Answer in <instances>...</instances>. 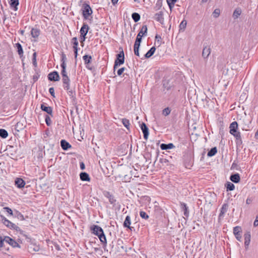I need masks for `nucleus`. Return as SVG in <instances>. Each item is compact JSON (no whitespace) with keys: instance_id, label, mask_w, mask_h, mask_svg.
Listing matches in <instances>:
<instances>
[{"instance_id":"1","label":"nucleus","mask_w":258,"mask_h":258,"mask_svg":"<svg viewBox=\"0 0 258 258\" xmlns=\"http://www.w3.org/2000/svg\"><path fill=\"white\" fill-rule=\"evenodd\" d=\"M230 133L232 135L236 140V144L237 145H241L242 143L240 133L237 132L238 123L236 121L232 122L229 126Z\"/></svg>"},{"instance_id":"2","label":"nucleus","mask_w":258,"mask_h":258,"mask_svg":"<svg viewBox=\"0 0 258 258\" xmlns=\"http://www.w3.org/2000/svg\"><path fill=\"white\" fill-rule=\"evenodd\" d=\"M91 230L93 231V233L97 235L99 238L101 242L105 244H106L107 241L105 235L104 234L103 229L98 225H93L91 227Z\"/></svg>"},{"instance_id":"3","label":"nucleus","mask_w":258,"mask_h":258,"mask_svg":"<svg viewBox=\"0 0 258 258\" xmlns=\"http://www.w3.org/2000/svg\"><path fill=\"white\" fill-rule=\"evenodd\" d=\"M121 49V48H120ZM116 59L115 60L114 64L113 66V70L115 72V69L118 67V66L122 64L124 62V55L122 48L120 51L119 53L116 55Z\"/></svg>"},{"instance_id":"4","label":"nucleus","mask_w":258,"mask_h":258,"mask_svg":"<svg viewBox=\"0 0 258 258\" xmlns=\"http://www.w3.org/2000/svg\"><path fill=\"white\" fill-rule=\"evenodd\" d=\"M82 11L83 16L85 20L88 19L89 17L93 13L90 6L86 3H84L82 5Z\"/></svg>"},{"instance_id":"5","label":"nucleus","mask_w":258,"mask_h":258,"mask_svg":"<svg viewBox=\"0 0 258 258\" xmlns=\"http://www.w3.org/2000/svg\"><path fill=\"white\" fill-rule=\"evenodd\" d=\"M2 220L4 225L8 227L18 230L19 228L15 224L7 220L5 217L2 216Z\"/></svg>"},{"instance_id":"6","label":"nucleus","mask_w":258,"mask_h":258,"mask_svg":"<svg viewBox=\"0 0 258 258\" xmlns=\"http://www.w3.org/2000/svg\"><path fill=\"white\" fill-rule=\"evenodd\" d=\"M233 234L236 239L239 241L241 240L242 230L240 226H236L233 228Z\"/></svg>"},{"instance_id":"7","label":"nucleus","mask_w":258,"mask_h":258,"mask_svg":"<svg viewBox=\"0 0 258 258\" xmlns=\"http://www.w3.org/2000/svg\"><path fill=\"white\" fill-rule=\"evenodd\" d=\"M48 79L51 81H58L60 78L58 73L56 71H54L48 74Z\"/></svg>"},{"instance_id":"8","label":"nucleus","mask_w":258,"mask_h":258,"mask_svg":"<svg viewBox=\"0 0 258 258\" xmlns=\"http://www.w3.org/2000/svg\"><path fill=\"white\" fill-rule=\"evenodd\" d=\"M6 244H9L13 247H20V245L14 239L8 236H6Z\"/></svg>"},{"instance_id":"9","label":"nucleus","mask_w":258,"mask_h":258,"mask_svg":"<svg viewBox=\"0 0 258 258\" xmlns=\"http://www.w3.org/2000/svg\"><path fill=\"white\" fill-rule=\"evenodd\" d=\"M141 128L143 132V133L144 134V138L147 140L149 136V130L148 127L147 126L146 124L142 122V123L141 125Z\"/></svg>"},{"instance_id":"10","label":"nucleus","mask_w":258,"mask_h":258,"mask_svg":"<svg viewBox=\"0 0 258 258\" xmlns=\"http://www.w3.org/2000/svg\"><path fill=\"white\" fill-rule=\"evenodd\" d=\"M147 30L148 29H147V26L143 25L142 26L141 29L140 30L139 33L137 35V38H140V36H140V39H141V41H142V37L144 35H146L147 33Z\"/></svg>"},{"instance_id":"11","label":"nucleus","mask_w":258,"mask_h":258,"mask_svg":"<svg viewBox=\"0 0 258 258\" xmlns=\"http://www.w3.org/2000/svg\"><path fill=\"white\" fill-rule=\"evenodd\" d=\"M163 12H159V13L155 14V15L154 16V19L158 22L162 24L164 21V18H163Z\"/></svg>"},{"instance_id":"12","label":"nucleus","mask_w":258,"mask_h":258,"mask_svg":"<svg viewBox=\"0 0 258 258\" xmlns=\"http://www.w3.org/2000/svg\"><path fill=\"white\" fill-rule=\"evenodd\" d=\"M15 185L18 188H22L25 185V182L20 178H17L15 181Z\"/></svg>"},{"instance_id":"13","label":"nucleus","mask_w":258,"mask_h":258,"mask_svg":"<svg viewBox=\"0 0 258 258\" xmlns=\"http://www.w3.org/2000/svg\"><path fill=\"white\" fill-rule=\"evenodd\" d=\"M211 53V48L209 46H206L203 48L202 56L204 58H207Z\"/></svg>"},{"instance_id":"14","label":"nucleus","mask_w":258,"mask_h":258,"mask_svg":"<svg viewBox=\"0 0 258 258\" xmlns=\"http://www.w3.org/2000/svg\"><path fill=\"white\" fill-rule=\"evenodd\" d=\"M89 29L88 25L86 23H84L80 31V35H86Z\"/></svg>"},{"instance_id":"15","label":"nucleus","mask_w":258,"mask_h":258,"mask_svg":"<svg viewBox=\"0 0 258 258\" xmlns=\"http://www.w3.org/2000/svg\"><path fill=\"white\" fill-rule=\"evenodd\" d=\"M60 146L63 150H67L69 148H71V145L70 144V143L64 140H61Z\"/></svg>"},{"instance_id":"16","label":"nucleus","mask_w":258,"mask_h":258,"mask_svg":"<svg viewBox=\"0 0 258 258\" xmlns=\"http://www.w3.org/2000/svg\"><path fill=\"white\" fill-rule=\"evenodd\" d=\"M19 4V0H10V5L11 9L16 11L18 10V6Z\"/></svg>"},{"instance_id":"17","label":"nucleus","mask_w":258,"mask_h":258,"mask_svg":"<svg viewBox=\"0 0 258 258\" xmlns=\"http://www.w3.org/2000/svg\"><path fill=\"white\" fill-rule=\"evenodd\" d=\"M230 180L234 183H238L240 180V176L238 173L232 174L230 177Z\"/></svg>"},{"instance_id":"18","label":"nucleus","mask_w":258,"mask_h":258,"mask_svg":"<svg viewBox=\"0 0 258 258\" xmlns=\"http://www.w3.org/2000/svg\"><path fill=\"white\" fill-rule=\"evenodd\" d=\"M41 109L50 115H52V109L50 106H46L44 104L41 105Z\"/></svg>"},{"instance_id":"19","label":"nucleus","mask_w":258,"mask_h":258,"mask_svg":"<svg viewBox=\"0 0 258 258\" xmlns=\"http://www.w3.org/2000/svg\"><path fill=\"white\" fill-rule=\"evenodd\" d=\"M83 58L85 61V63L86 64H88L91 62L92 57L90 55H85L84 56H83ZM86 67L89 70H92V68H90L88 65L86 66Z\"/></svg>"},{"instance_id":"20","label":"nucleus","mask_w":258,"mask_h":258,"mask_svg":"<svg viewBox=\"0 0 258 258\" xmlns=\"http://www.w3.org/2000/svg\"><path fill=\"white\" fill-rule=\"evenodd\" d=\"M105 196L108 198L109 203L111 204H112L114 206L116 205V199L114 198V197L112 195H110L109 192H107L106 193V195H105Z\"/></svg>"},{"instance_id":"21","label":"nucleus","mask_w":258,"mask_h":258,"mask_svg":"<svg viewBox=\"0 0 258 258\" xmlns=\"http://www.w3.org/2000/svg\"><path fill=\"white\" fill-rule=\"evenodd\" d=\"M156 50L155 47L153 46L145 54L144 56L146 58H149L152 56Z\"/></svg>"},{"instance_id":"22","label":"nucleus","mask_w":258,"mask_h":258,"mask_svg":"<svg viewBox=\"0 0 258 258\" xmlns=\"http://www.w3.org/2000/svg\"><path fill=\"white\" fill-rule=\"evenodd\" d=\"M174 147V146L172 143H169L168 144H162L160 145V148L163 150L172 149Z\"/></svg>"},{"instance_id":"23","label":"nucleus","mask_w":258,"mask_h":258,"mask_svg":"<svg viewBox=\"0 0 258 258\" xmlns=\"http://www.w3.org/2000/svg\"><path fill=\"white\" fill-rule=\"evenodd\" d=\"M80 177L82 181H88L90 180L89 174L86 172H81L80 174Z\"/></svg>"},{"instance_id":"24","label":"nucleus","mask_w":258,"mask_h":258,"mask_svg":"<svg viewBox=\"0 0 258 258\" xmlns=\"http://www.w3.org/2000/svg\"><path fill=\"white\" fill-rule=\"evenodd\" d=\"M244 244L245 246H248L250 241V234L249 232H246L244 234Z\"/></svg>"},{"instance_id":"25","label":"nucleus","mask_w":258,"mask_h":258,"mask_svg":"<svg viewBox=\"0 0 258 258\" xmlns=\"http://www.w3.org/2000/svg\"><path fill=\"white\" fill-rule=\"evenodd\" d=\"M31 34L33 38H37L40 34V31L35 28H32L31 31Z\"/></svg>"},{"instance_id":"26","label":"nucleus","mask_w":258,"mask_h":258,"mask_svg":"<svg viewBox=\"0 0 258 258\" xmlns=\"http://www.w3.org/2000/svg\"><path fill=\"white\" fill-rule=\"evenodd\" d=\"M228 209V205L225 204L223 205L221 209L220 213L219 214V217H222L225 214V213L227 212Z\"/></svg>"},{"instance_id":"27","label":"nucleus","mask_w":258,"mask_h":258,"mask_svg":"<svg viewBox=\"0 0 258 258\" xmlns=\"http://www.w3.org/2000/svg\"><path fill=\"white\" fill-rule=\"evenodd\" d=\"M16 47L17 48V51H18L19 55H20V57H21L23 55V53H24L22 45H21L20 43H17L16 44Z\"/></svg>"},{"instance_id":"28","label":"nucleus","mask_w":258,"mask_h":258,"mask_svg":"<svg viewBox=\"0 0 258 258\" xmlns=\"http://www.w3.org/2000/svg\"><path fill=\"white\" fill-rule=\"evenodd\" d=\"M241 10L240 8H236L233 14V17L234 19H236L238 18V17L241 15Z\"/></svg>"},{"instance_id":"29","label":"nucleus","mask_w":258,"mask_h":258,"mask_svg":"<svg viewBox=\"0 0 258 258\" xmlns=\"http://www.w3.org/2000/svg\"><path fill=\"white\" fill-rule=\"evenodd\" d=\"M131 224V217L130 216H127L125 218V219L123 222V226L124 227H130Z\"/></svg>"},{"instance_id":"30","label":"nucleus","mask_w":258,"mask_h":258,"mask_svg":"<svg viewBox=\"0 0 258 258\" xmlns=\"http://www.w3.org/2000/svg\"><path fill=\"white\" fill-rule=\"evenodd\" d=\"M60 66L62 68V70L61 72V75H62V77L68 76V75L67 74L66 71V63H61Z\"/></svg>"},{"instance_id":"31","label":"nucleus","mask_w":258,"mask_h":258,"mask_svg":"<svg viewBox=\"0 0 258 258\" xmlns=\"http://www.w3.org/2000/svg\"><path fill=\"white\" fill-rule=\"evenodd\" d=\"M181 208L182 210L184 211V215L185 216H188V207L184 203H181Z\"/></svg>"},{"instance_id":"32","label":"nucleus","mask_w":258,"mask_h":258,"mask_svg":"<svg viewBox=\"0 0 258 258\" xmlns=\"http://www.w3.org/2000/svg\"><path fill=\"white\" fill-rule=\"evenodd\" d=\"M217 152L216 147L212 148L208 153L207 155L209 157H212L215 155Z\"/></svg>"},{"instance_id":"33","label":"nucleus","mask_w":258,"mask_h":258,"mask_svg":"<svg viewBox=\"0 0 258 258\" xmlns=\"http://www.w3.org/2000/svg\"><path fill=\"white\" fill-rule=\"evenodd\" d=\"M122 123L123 124V125L128 130H129V127L130 125V122L128 119L126 118H123L122 119Z\"/></svg>"},{"instance_id":"34","label":"nucleus","mask_w":258,"mask_h":258,"mask_svg":"<svg viewBox=\"0 0 258 258\" xmlns=\"http://www.w3.org/2000/svg\"><path fill=\"white\" fill-rule=\"evenodd\" d=\"M8 136V133L5 129H0V137L2 138H6Z\"/></svg>"},{"instance_id":"35","label":"nucleus","mask_w":258,"mask_h":258,"mask_svg":"<svg viewBox=\"0 0 258 258\" xmlns=\"http://www.w3.org/2000/svg\"><path fill=\"white\" fill-rule=\"evenodd\" d=\"M132 17L135 22H138L140 19V15L137 13H133Z\"/></svg>"},{"instance_id":"36","label":"nucleus","mask_w":258,"mask_h":258,"mask_svg":"<svg viewBox=\"0 0 258 258\" xmlns=\"http://www.w3.org/2000/svg\"><path fill=\"white\" fill-rule=\"evenodd\" d=\"M227 190H233L235 188L234 185L230 182H227L226 183Z\"/></svg>"},{"instance_id":"37","label":"nucleus","mask_w":258,"mask_h":258,"mask_svg":"<svg viewBox=\"0 0 258 258\" xmlns=\"http://www.w3.org/2000/svg\"><path fill=\"white\" fill-rule=\"evenodd\" d=\"M186 24L187 23L185 20H183V21H182V22L180 23L179 25L180 30H182V31H183L185 28H186Z\"/></svg>"},{"instance_id":"38","label":"nucleus","mask_w":258,"mask_h":258,"mask_svg":"<svg viewBox=\"0 0 258 258\" xmlns=\"http://www.w3.org/2000/svg\"><path fill=\"white\" fill-rule=\"evenodd\" d=\"M142 41H141L140 37V38H136L134 48H139L140 46V44Z\"/></svg>"},{"instance_id":"39","label":"nucleus","mask_w":258,"mask_h":258,"mask_svg":"<svg viewBox=\"0 0 258 258\" xmlns=\"http://www.w3.org/2000/svg\"><path fill=\"white\" fill-rule=\"evenodd\" d=\"M72 43L73 44V48H78V41L76 37H74L72 38Z\"/></svg>"},{"instance_id":"40","label":"nucleus","mask_w":258,"mask_h":258,"mask_svg":"<svg viewBox=\"0 0 258 258\" xmlns=\"http://www.w3.org/2000/svg\"><path fill=\"white\" fill-rule=\"evenodd\" d=\"M220 14V10L219 9H216L213 13V15L214 18H216L219 16Z\"/></svg>"},{"instance_id":"41","label":"nucleus","mask_w":258,"mask_h":258,"mask_svg":"<svg viewBox=\"0 0 258 258\" xmlns=\"http://www.w3.org/2000/svg\"><path fill=\"white\" fill-rule=\"evenodd\" d=\"M29 248L34 251H38L40 249L39 246L35 244L32 245L29 247Z\"/></svg>"},{"instance_id":"42","label":"nucleus","mask_w":258,"mask_h":258,"mask_svg":"<svg viewBox=\"0 0 258 258\" xmlns=\"http://www.w3.org/2000/svg\"><path fill=\"white\" fill-rule=\"evenodd\" d=\"M68 93L69 95L72 98H74L75 97L76 93L75 91H74L72 89L69 90L68 91Z\"/></svg>"},{"instance_id":"43","label":"nucleus","mask_w":258,"mask_h":258,"mask_svg":"<svg viewBox=\"0 0 258 258\" xmlns=\"http://www.w3.org/2000/svg\"><path fill=\"white\" fill-rule=\"evenodd\" d=\"M140 215L142 218L145 219H147L149 218V216L144 211H141L140 212Z\"/></svg>"},{"instance_id":"44","label":"nucleus","mask_w":258,"mask_h":258,"mask_svg":"<svg viewBox=\"0 0 258 258\" xmlns=\"http://www.w3.org/2000/svg\"><path fill=\"white\" fill-rule=\"evenodd\" d=\"M62 78V80L63 85L70 83V79L68 76L63 77Z\"/></svg>"},{"instance_id":"45","label":"nucleus","mask_w":258,"mask_h":258,"mask_svg":"<svg viewBox=\"0 0 258 258\" xmlns=\"http://www.w3.org/2000/svg\"><path fill=\"white\" fill-rule=\"evenodd\" d=\"M170 112V109L168 107H167L163 110L162 114L165 116H167L169 114Z\"/></svg>"},{"instance_id":"46","label":"nucleus","mask_w":258,"mask_h":258,"mask_svg":"<svg viewBox=\"0 0 258 258\" xmlns=\"http://www.w3.org/2000/svg\"><path fill=\"white\" fill-rule=\"evenodd\" d=\"M45 120L46 124L48 126H50L51 124V120L50 117L48 115H46Z\"/></svg>"},{"instance_id":"47","label":"nucleus","mask_w":258,"mask_h":258,"mask_svg":"<svg viewBox=\"0 0 258 258\" xmlns=\"http://www.w3.org/2000/svg\"><path fill=\"white\" fill-rule=\"evenodd\" d=\"M5 243H6V237L4 239L0 237V247L5 246Z\"/></svg>"},{"instance_id":"48","label":"nucleus","mask_w":258,"mask_h":258,"mask_svg":"<svg viewBox=\"0 0 258 258\" xmlns=\"http://www.w3.org/2000/svg\"><path fill=\"white\" fill-rule=\"evenodd\" d=\"M155 39L158 44H159V45H160L161 44V37L159 35H156L155 36Z\"/></svg>"},{"instance_id":"49","label":"nucleus","mask_w":258,"mask_h":258,"mask_svg":"<svg viewBox=\"0 0 258 258\" xmlns=\"http://www.w3.org/2000/svg\"><path fill=\"white\" fill-rule=\"evenodd\" d=\"M4 209L7 211L10 215H13V211L9 207H4Z\"/></svg>"},{"instance_id":"50","label":"nucleus","mask_w":258,"mask_h":258,"mask_svg":"<svg viewBox=\"0 0 258 258\" xmlns=\"http://www.w3.org/2000/svg\"><path fill=\"white\" fill-rule=\"evenodd\" d=\"M49 92L52 96L55 97L54 89L53 87L50 88L49 89Z\"/></svg>"},{"instance_id":"51","label":"nucleus","mask_w":258,"mask_h":258,"mask_svg":"<svg viewBox=\"0 0 258 258\" xmlns=\"http://www.w3.org/2000/svg\"><path fill=\"white\" fill-rule=\"evenodd\" d=\"M124 70H125L124 68H121L119 69L117 72V75L118 76H120L123 73Z\"/></svg>"},{"instance_id":"52","label":"nucleus","mask_w":258,"mask_h":258,"mask_svg":"<svg viewBox=\"0 0 258 258\" xmlns=\"http://www.w3.org/2000/svg\"><path fill=\"white\" fill-rule=\"evenodd\" d=\"M134 53L136 55L138 56H140L139 54V48H134Z\"/></svg>"},{"instance_id":"53","label":"nucleus","mask_w":258,"mask_h":258,"mask_svg":"<svg viewBox=\"0 0 258 258\" xmlns=\"http://www.w3.org/2000/svg\"><path fill=\"white\" fill-rule=\"evenodd\" d=\"M67 60V57L66 55L64 53H62L61 55V61L62 63H66V61Z\"/></svg>"},{"instance_id":"54","label":"nucleus","mask_w":258,"mask_h":258,"mask_svg":"<svg viewBox=\"0 0 258 258\" xmlns=\"http://www.w3.org/2000/svg\"><path fill=\"white\" fill-rule=\"evenodd\" d=\"M63 88L65 90L68 91L69 90H71L70 87V83L64 84L63 85Z\"/></svg>"},{"instance_id":"55","label":"nucleus","mask_w":258,"mask_h":258,"mask_svg":"<svg viewBox=\"0 0 258 258\" xmlns=\"http://www.w3.org/2000/svg\"><path fill=\"white\" fill-rule=\"evenodd\" d=\"M253 226L256 227L258 226V216L256 217V219L254 221Z\"/></svg>"},{"instance_id":"56","label":"nucleus","mask_w":258,"mask_h":258,"mask_svg":"<svg viewBox=\"0 0 258 258\" xmlns=\"http://www.w3.org/2000/svg\"><path fill=\"white\" fill-rule=\"evenodd\" d=\"M74 50L75 57L77 58L78 55V48H73Z\"/></svg>"},{"instance_id":"57","label":"nucleus","mask_w":258,"mask_h":258,"mask_svg":"<svg viewBox=\"0 0 258 258\" xmlns=\"http://www.w3.org/2000/svg\"><path fill=\"white\" fill-rule=\"evenodd\" d=\"M80 36H81V43H83V41H84L86 39V35H80Z\"/></svg>"},{"instance_id":"58","label":"nucleus","mask_w":258,"mask_h":258,"mask_svg":"<svg viewBox=\"0 0 258 258\" xmlns=\"http://www.w3.org/2000/svg\"><path fill=\"white\" fill-rule=\"evenodd\" d=\"M167 4H168V6H169V8H170V11H171V10H172V8H173V7H174V4H172L171 3V2H167Z\"/></svg>"},{"instance_id":"59","label":"nucleus","mask_w":258,"mask_h":258,"mask_svg":"<svg viewBox=\"0 0 258 258\" xmlns=\"http://www.w3.org/2000/svg\"><path fill=\"white\" fill-rule=\"evenodd\" d=\"M18 216L19 218H20L21 220H24V216L22 214H21L20 213H18Z\"/></svg>"},{"instance_id":"60","label":"nucleus","mask_w":258,"mask_h":258,"mask_svg":"<svg viewBox=\"0 0 258 258\" xmlns=\"http://www.w3.org/2000/svg\"><path fill=\"white\" fill-rule=\"evenodd\" d=\"M80 168L82 170L85 169V165L83 162L80 164Z\"/></svg>"},{"instance_id":"61","label":"nucleus","mask_w":258,"mask_h":258,"mask_svg":"<svg viewBox=\"0 0 258 258\" xmlns=\"http://www.w3.org/2000/svg\"><path fill=\"white\" fill-rule=\"evenodd\" d=\"M177 0H167V2H171L172 4H174Z\"/></svg>"},{"instance_id":"62","label":"nucleus","mask_w":258,"mask_h":258,"mask_svg":"<svg viewBox=\"0 0 258 258\" xmlns=\"http://www.w3.org/2000/svg\"><path fill=\"white\" fill-rule=\"evenodd\" d=\"M32 61H33V65L36 66V64H37V63H36V59L35 58H33Z\"/></svg>"},{"instance_id":"63","label":"nucleus","mask_w":258,"mask_h":258,"mask_svg":"<svg viewBox=\"0 0 258 258\" xmlns=\"http://www.w3.org/2000/svg\"><path fill=\"white\" fill-rule=\"evenodd\" d=\"M127 228H128V229H130L131 231H133V230L135 231V229L134 227H133V226H130V227H127Z\"/></svg>"},{"instance_id":"64","label":"nucleus","mask_w":258,"mask_h":258,"mask_svg":"<svg viewBox=\"0 0 258 258\" xmlns=\"http://www.w3.org/2000/svg\"><path fill=\"white\" fill-rule=\"evenodd\" d=\"M255 138L257 139H258V130L255 134Z\"/></svg>"}]
</instances>
